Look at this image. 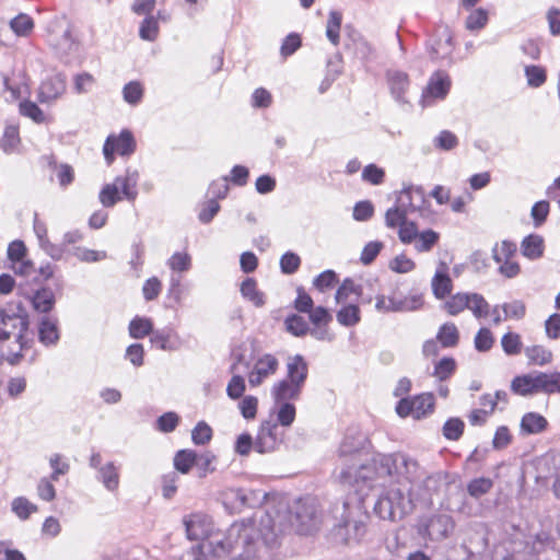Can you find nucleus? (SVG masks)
Here are the masks:
<instances>
[{"label":"nucleus","instance_id":"5fc2aeb1","mask_svg":"<svg viewBox=\"0 0 560 560\" xmlns=\"http://www.w3.org/2000/svg\"><path fill=\"white\" fill-rule=\"evenodd\" d=\"M436 149L442 151H451L458 145V138L450 130H442L433 140Z\"/></svg>","mask_w":560,"mask_h":560},{"label":"nucleus","instance_id":"f03ea898","mask_svg":"<svg viewBox=\"0 0 560 560\" xmlns=\"http://www.w3.org/2000/svg\"><path fill=\"white\" fill-rule=\"evenodd\" d=\"M32 342L27 312L20 304L16 310L0 308V360L18 365Z\"/></svg>","mask_w":560,"mask_h":560},{"label":"nucleus","instance_id":"bf43d9fd","mask_svg":"<svg viewBox=\"0 0 560 560\" xmlns=\"http://www.w3.org/2000/svg\"><path fill=\"white\" fill-rule=\"evenodd\" d=\"M301 265V258L293 252L284 253L280 258V269L284 275L295 273Z\"/></svg>","mask_w":560,"mask_h":560},{"label":"nucleus","instance_id":"0e129e2a","mask_svg":"<svg viewBox=\"0 0 560 560\" xmlns=\"http://www.w3.org/2000/svg\"><path fill=\"white\" fill-rule=\"evenodd\" d=\"M516 253V245L510 241H503L499 248L498 244L492 249V256L495 262L501 264L509 260Z\"/></svg>","mask_w":560,"mask_h":560},{"label":"nucleus","instance_id":"69168bd1","mask_svg":"<svg viewBox=\"0 0 560 560\" xmlns=\"http://www.w3.org/2000/svg\"><path fill=\"white\" fill-rule=\"evenodd\" d=\"M493 341L490 329L482 327L477 331L474 343L477 351L487 352L492 348Z\"/></svg>","mask_w":560,"mask_h":560},{"label":"nucleus","instance_id":"4468645a","mask_svg":"<svg viewBox=\"0 0 560 560\" xmlns=\"http://www.w3.org/2000/svg\"><path fill=\"white\" fill-rule=\"evenodd\" d=\"M303 385L293 383L287 378L276 383L271 389V395L276 402H290L300 398Z\"/></svg>","mask_w":560,"mask_h":560},{"label":"nucleus","instance_id":"2f4dec72","mask_svg":"<svg viewBox=\"0 0 560 560\" xmlns=\"http://www.w3.org/2000/svg\"><path fill=\"white\" fill-rule=\"evenodd\" d=\"M436 340L443 348H453L457 346L459 341V332L456 325L454 323H444L436 334Z\"/></svg>","mask_w":560,"mask_h":560},{"label":"nucleus","instance_id":"473e14b6","mask_svg":"<svg viewBox=\"0 0 560 560\" xmlns=\"http://www.w3.org/2000/svg\"><path fill=\"white\" fill-rule=\"evenodd\" d=\"M427 47L432 59L444 58L452 50V36L447 33L444 42L441 38H430Z\"/></svg>","mask_w":560,"mask_h":560},{"label":"nucleus","instance_id":"dca6fc26","mask_svg":"<svg viewBox=\"0 0 560 560\" xmlns=\"http://www.w3.org/2000/svg\"><path fill=\"white\" fill-rule=\"evenodd\" d=\"M431 287L434 296L439 300L444 299L451 293L453 283L447 273V265L445 262H440L439 268L432 278Z\"/></svg>","mask_w":560,"mask_h":560},{"label":"nucleus","instance_id":"8fccbe9b","mask_svg":"<svg viewBox=\"0 0 560 560\" xmlns=\"http://www.w3.org/2000/svg\"><path fill=\"white\" fill-rule=\"evenodd\" d=\"M439 233L431 229L422 231L418 235V242L416 243L415 247L420 253L430 252L439 242Z\"/></svg>","mask_w":560,"mask_h":560},{"label":"nucleus","instance_id":"a19ab883","mask_svg":"<svg viewBox=\"0 0 560 560\" xmlns=\"http://www.w3.org/2000/svg\"><path fill=\"white\" fill-rule=\"evenodd\" d=\"M281 441V438H270L258 429L254 443V450L259 454L271 453L276 451Z\"/></svg>","mask_w":560,"mask_h":560},{"label":"nucleus","instance_id":"1a4fd4ad","mask_svg":"<svg viewBox=\"0 0 560 560\" xmlns=\"http://www.w3.org/2000/svg\"><path fill=\"white\" fill-rule=\"evenodd\" d=\"M266 498L267 493L261 490L244 488L230 489L225 493L226 503L231 504L238 512L246 508L255 509L260 506Z\"/></svg>","mask_w":560,"mask_h":560},{"label":"nucleus","instance_id":"9d476101","mask_svg":"<svg viewBox=\"0 0 560 560\" xmlns=\"http://www.w3.org/2000/svg\"><path fill=\"white\" fill-rule=\"evenodd\" d=\"M135 150L136 141L133 135L127 129H124L118 137L108 136L103 147V153L108 164L114 161L115 152L121 156H129Z\"/></svg>","mask_w":560,"mask_h":560},{"label":"nucleus","instance_id":"603ef678","mask_svg":"<svg viewBox=\"0 0 560 560\" xmlns=\"http://www.w3.org/2000/svg\"><path fill=\"white\" fill-rule=\"evenodd\" d=\"M158 34H159L158 20L152 15L144 18V20L141 22L140 28H139L140 38H142L144 40L153 42L158 37Z\"/></svg>","mask_w":560,"mask_h":560},{"label":"nucleus","instance_id":"7c9ffc66","mask_svg":"<svg viewBox=\"0 0 560 560\" xmlns=\"http://www.w3.org/2000/svg\"><path fill=\"white\" fill-rule=\"evenodd\" d=\"M524 352L528 359L529 365L544 366L552 361L551 351L546 349L544 346L536 345L526 347Z\"/></svg>","mask_w":560,"mask_h":560},{"label":"nucleus","instance_id":"c756f323","mask_svg":"<svg viewBox=\"0 0 560 560\" xmlns=\"http://www.w3.org/2000/svg\"><path fill=\"white\" fill-rule=\"evenodd\" d=\"M450 78L445 74L436 73L430 79L427 93L435 98H444L450 91Z\"/></svg>","mask_w":560,"mask_h":560},{"label":"nucleus","instance_id":"79ce46f5","mask_svg":"<svg viewBox=\"0 0 560 560\" xmlns=\"http://www.w3.org/2000/svg\"><path fill=\"white\" fill-rule=\"evenodd\" d=\"M12 270L16 276H20L21 278L25 279V283L28 282V280L37 281V269L33 261L30 259H21L18 261L12 262L11 265Z\"/></svg>","mask_w":560,"mask_h":560},{"label":"nucleus","instance_id":"a878e982","mask_svg":"<svg viewBox=\"0 0 560 560\" xmlns=\"http://www.w3.org/2000/svg\"><path fill=\"white\" fill-rule=\"evenodd\" d=\"M96 479L101 481L108 491H115L119 486L118 468L113 462H108L103 467H100Z\"/></svg>","mask_w":560,"mask_h":560},{"label":"nucleus","instance_id":"37998d69","mask_svg":"<svg viewBox=\"0 0 560 560\" xmlns=\"http://www.w3.org/2000/svg\"><path fill=\"white\" fill-rule=\"evenodd\" d=\"M493 487V481L490 478L479 477L474 478L467 485V492L470 497L479 499L487 494Z\"/></svg>","mask_w":560,"mask_h":560},{"label":"nucleus","instance_id":"4c0bfd02","mask_svg":"<svg viewBox=\"0 0 560 560\" xmlns=\"http://www.w3.org/2000/svg\"><path fill=\"white\" fill-rule=\"evenodd\" d=\"M336 317L340 325L345 327H352L361 319L360 308L355 304L345 305L337 312Z\"/></svg>","mask_w":560,"mask_h":560},{"label":"nucleus","instance_id":"3c124183","mask_svg":"<svg viewBox=\"0 0 560 560\" xmlns=\"http://www.w3.org/2000/svg\"><path fill=\"white\" fill-rule=\"evenodd\" d=\"M100 202L106 207L112 208L114 207L121 198L119 196V190L117 188V184H106L101 189L100 195Z\"/></svg>","mask_w":560,"mask_h":560},{"label":"nucleus","instance_id":"c9c22d12","mask_svg":"<svg viewBox=\"0 0 560 560\" xmlns=\"http://www.w3.org/2000/svg\"><path fill=\"white\" fill-rule=\"evenodd\" d=\"M342 22V14L339 11L331 10L329 12L327 25H326V36L328 40L337 46L340 42V27Z\"/></svg>","mask_w":560,"mask_h":560},{"label":"nucleus","instance_id":"7ed1b4c3","mask_svg":"<svg viewBox=\"0 0 560 560\" xmlns=\"http://www.w3.org/2000/svg\"><path fill=\"white\" fill-rule=\"evenodd\" d=\"M331 535L337 542H360L368 532L369 514L354 497L336 501L330 508Z\"/></svg>","mask_w":560,"mask_h":560},{"label":"nucleus","instance_id":"de8ad7c7","mask_svg":"<svg viewBox=\"0 0 560 560\" xmlns=\"http://www.w3.org/2000/svg\"><path fill=\"white\" fill-rule=\"evenodd\" d=\"M469 305L467 308L472 312L476 318H483L489 315L490 305L481 294L470 293Z\"/></svg>","mask_w":560,"mask_h":560},{"label":"nucleus","instance_id":"f3484780","mask_svg":"<svg viewBox=\"0 0 560 560\" xmlns=\"http://www.w3.org/2000/svg\"><path fill=\"white\" fill-rule=\"evenodd\" d=\"M413 195H416L419 198L421 203L424 202L423 188L420 186L419 187L409 186V187L404 188L399 192V195L396 199V203L394 206L396 208H398L399 210H404V212L406 214L415 212L416 210H418L420 208V206L413 203V201H412Z\"/></svg>","mask_w":560,"mask_h":560},{"label":"nucleus","instance_id":"9b49d317","mask_svg":"<svg viewBox=\"0 0 560 560\" xmlns=\"http://www.w3.org/2000/svg\"><path fill=\"white\" fill-rule=\"evenodd\" d=\"M183 522L189 540H203L213 529L211 517L203 513H192L185 516Z\"/></svg>","mask_w":560,"mask_h":560},{"label":"nucleus","instance_id":"72a5a7b5","mask_svg":"<svg viewBox=\"0 0 560 560\" xmlns=\"http://www.w3.org/2000/svg\"><path fill=\"white\" fill-rule=\"evenodd\" d=\"M129 335L135 339H142L151 336L153 331V323L148 317L136 316L129 323Z\"/></svg>","mask_w":560,"mask_h":560},{"label":"nucleus","instance_id":"c85d7f7f","mask_svg":"<svg viewBox=\"0 0 560 560\" xmlns=\"http://www.w3.org/2000/svg\"><path fill=\"white\" fill-rule=\"evenodd\" d=\"M413 418L421 419L434 409V396L431 393H423L412 397Z\"/></svg>","mask_w":560,"mask_h":560},{"label":"nucleus","instance_id":"b1692460","mask_svg":"<svg viewBox=\"0 0 560 560\" xmlns=\"http://www.w3.org/2000/svg\"><path fill=\"white\" fill-rule=\"evenodd\" d=\"M547 419L537 412H527L521 419V431L526 434H538L546 430Z\"/></svg>","mask_w":560,"mask_h":560},{"label":"nucleus","instance_id":"a18cd8bd","mask_svg":"<svg viewBox=\"0 0 560 560\" xmlns=\"http://www.w3.org/2000/svg\"><path fill=\"white\" fill-rule=\"evenodd\" d=\"M350 294L360 296L362 294V287L355 284L351 278H346L337 289L335 300L337 303L346 302Z\"/></svg>","mask_w":560,"mask_h":560},{"label":"nucleus","instance_id":"39448f33","mask_svg":"<svg viewBox=\"0 0 560 560\" xmlns=\"http://www.w3.org/2000/svg\"><path fill=\"white\" fill-rule=\"evenodd\" d=\"M373 467L377 477H389L398 482L406 480L415 483L424 475L416 459L399 452L380 455L374 458Z\"/></svg>","mask_w":560,"mask_h":560},{"label":"nucleus","instance_id":"49530a36","mask_svg":"<svg viewBox=\"0 0 560 560\" xmlns=\"http://www.w3.org/2000/svg\"><path fill=\"white\" fill-rule=\"evenodd\" d=\"M501 346L505 354L517 355L522 351L521 336L516 332L509 331L501 338Z\"/></svg>","mask_w":560,"mask_h":560},{"label":"nucleus","instance_id":"338daca9","mask_svg":"<svg viewBox=\"0 0 560 560\" xmlns=\"http://www.w3.org/2000/svg\"><path fill=\"white\" fill-rule=\"evenodd\" d=\"M336 282H338L337 273L331 270L327 269L319 273L315 279L313 280V285L320 292L326 291L327 289L331 288Z\"/></svg>","mask_w":560,"mask_h":560},{"label":"nucleus","instance_id":"ddd939ff","mask_svg":"<svg viewBox=\"0 0 560 560\" xmlns=\"http://www.w3.org/2000/svg\"><path fill=\"white\" fill-rule=\"evenodd\" d=\"M66 91V80L61 74L46 79L39 86L38 100L47 103L60 97Z\"/></svg>","mask_w":560,"mask_h":560},{"label":"nucleus","instance_id":"09e8293b","mask_svg":"<svg viewBox=\"0 0 560 560\" xmlns=\"http://www.w3.org/2000/svg\"><path fill=\"white\" fill-rule=\"evenodd\" d=\"M465 423L459 418H450L443 425V435L446 440L458 441L464 433Z\"/></svg>","mask_w":560,"mask_h":560},{"label":"nucleus","instance_id":"0eeeda50","mask_svg":"<svg viewBox=\"0 0 560 560\" xmlns=\"http://www.w3.org/2000/svg\"><path fill=\"white\" fill-rule=\"evenodd\" d=\"M291 527L300 535H311L318 527L317 508L313 500H299L289 512Z\"/></svg>","mask_w":560,"mask_h":560},{"label":"nucleus","instance_id":"bb28decb","mask_svg":"<svg viewBox=\"0 0 560 560\" xmlns=\"http://www.w3.org/2000/svg\"><path fill=\"white\" fill-rule=\"evenodd\" d=\"M241 294L256 307H261L266 303L265 293L257 289V282L254 278H246L241 284Z\"/></svg>","mask_w":560,"mask_h":560},{"label":"nucleus","instance_id":"e2e57ef3","mask_svg":"<svg viewBox=\"0 0 560 560\" xmlns=\"http://www.w3.org/2000/svg\"><path fill=\"white\" fill-rule=\"evenodd\" d=\"M12 510L21 520H26L33 512L37 511V506L26 498L19 497L13 500Z\"/></svg>","mask_w":560,"mask_h":560},{"label":"nucleus","instance_id":"052dcab7","mask_svg":"<svg viewBox=\"0 0 560 560\" xmlns=\"http://www.w3.org/2000/svg\"><path fill=\"white\" fill-rule=\"evenodd\" d=\"M296 416L295 406L292 402H281L277 413V423L282 427H290Z\"/></svg>","mask_w":560,"mask_h":560},{"label":"nucleus","instance_id":"a211bd4d","mask_svg":"<svg viewBox=\"0 0 560 560\" xmlns=\"http://www.w3.org/2000/svg\"><path fill=\"white\" fill-rule=\"evenodd\" d=\"M308 374V365L301 354L289 357L287 363V380L304 385Z\"/></svg>","mask_w":560,"mask_h":560},{"label":"nucleus","instance_id":"f704fd0d","mask_svg":"<svg viewBox=\"0 0 560 560\" xmlns=\"http://www.w3.org/2000/svg\"><path fill=\"white\" fill-rule=\"evenodd\" d=\"M198 454L192 450H180L174 456V467L180 474H188L197 463Z\"/></svg>","mask_w":560,"mask_h":560},{"label":"nucleus","instance_id":"680f3d73","mask_svg":"<svg viewBox=\"0 0 560 560\" xmlns=\"http://www.w3.org/2000/svg\"><path fill=\"white\" fill-rule=\"evenodd\" d=\"M443 475L442 472H434L431 475H428L421 483V488L428 493L429 497H432L433 494H438L441 491V488L443 487Z\"/></svg>","mask_w":560,"mask_h":560},{"label":"nucleus","instance_id":"5701e85b","mask_svg":"<svg viewBox=\"0 0 560 560\" xmlns=\"http://www.w3.org/2000/svg\"><path fill=\"white\" fill-rule=\"evenodd\" d=\"M349 38L350 43L347 46L352 48L354 56L363 62L370 61L374 52L371 44L357 32L349 34Z\"/></svg>","mask_w":560,"mask_h":560},{"label":"nucleus","instance_id":"58836bf2","mask_svg":"<svg viewBox=\"0 0 560 560\" xmlns=\"http://www.w3.org/2000/svg\"><path fill=\"white\" fill-rule=\"evenodd\" d=\"M284 326L287 331L295 337H304L310 331L308 323L298 314L289 315L284 320Z\"/></svg>","mask_w":560,"mask_h":560},{"label":"nucleus","instance_id":"e433bc0d","mask_svg":"<svg viewBox=\"0 0 560 560\" xmlns=\"http://www.w3.org/2000/svg\"><path fill=\"white\" fill-rule=\"evenodd\" d=\"M421 303V298L418 295L404 299H396L395 296H390L388 298L387 308L390 312L415 311L420 307Z\"/></svg>","mask_w":560,"mask_h":560},{"label":"nucleus","instance_id":"cd10ccee","mask_svg":"<svg viewBox=\"0 0 560 560\" xmlns=\"http://www.w3.org/2000/svg\"><path fill=\"white\" fill-rule=\"evenodd\" d=\"M511 390L520 396L537 394L535 377L532 374L515 376L511 382Z\"/></svg>","mask_w":560,"mask_h":560},{"label":"nucleus","instance_id":"412c9836","mask_svg":"<svg viewBox=\"0 0 560 560\" xmlns=\"http://www.w3.org/2000/svg\"><path fill=\"white\" fill-rule=\"evenodd\" d=\"M38 339L46 346L56 345L59 340L58 320L44 316L38 325Z\"/></svg>","mask_w":560,"mask_h":560},{"label":"nucleus","instance_id":"ea45409f","mask_svg":"<svg viewBox=\"0 0 560 560\" xmlns=\"http://www.w3.org/2000/svg\"><path fill=\"white\" fill-rule=\"evenodd\" d=\"M10 27L18 36H28L34 28V21L28 14L20 13L10 21Z\"/></svg>","mask_w":560,"mask_h":560},{"label":"nucleus","instance_id":"774afa93","mask_svg":"<svg viewBox=\"0 0 560 560\" xmlns=\"http://www.w3.org/2000/svg\"><path fill=\"white\" fill-rule=\"evenodd\" d=\"M179 417L174 411H167L156 420V427L161 432L171 433L178 425Z\"/></svg>","mask_w":560,"mask_h":560},{"label":"nucleus","instance_id":"c03bdc74","mask_svg":"<svg viewBox=\"0 0 560 560\" xmlns=\"http://www.w3.org/2000/svg\"><path fill=\"white\" fill-rule=\"evenodd\" d=\"M469 294L470 293H456L452 295L445 303L444 308L446 312L455 316L467 308L469 305Z\"/></svg>","mask_w":560,"mask_h":560},{"label":"nucleus","instance_id":"423d86ee","mask_svg":"<svg viewBox=\"0 0 560 560\" xmlns=\"http://www.w3.org/2000/svg\"><path fill=\"white\" fill-rule=\"evenodd\" d=\"M412 510L410 490L404 491L396 487L384 489L373 506L376 516L389 522L401 521Z\"/></svg>","mask_w":560,"mask_h":560},{"label":"nucleus","instance_id":"f8f14e48","mask_svg":"<svg viewBox=\"0 0 560 560\" xmlns=\"http://www.w3.org/2000/svg\"><path fill=\"white\" fill-rule=\"evenodd\" d=\"M25 294L31 300L33 308L39 313H49L56 304L55 293L48 287L40 285L31 289V291L25 292Z\"/></svg>","mask_w":560,"mask_h":560},{"label":"nucleus","instance_id":"6ab92c4d","mask_svg":"<svg viewBox=\"0 0 560 560\" xmlns=\"http://www.w3.org/2000/svg\"><path fill=\"white\" fill-rule=\"evenodd\" d=\"M139 180V172L137 170L127 168L124 176H117L114 184L121 190L122 196L128 201H135L138 196L137 184Z\"/></svg>","mask_w":560,"mask_h":560},{"label":"nucleus","instance_id":"4be33fe9","mask_svg":"<svg viewBox=\"0 0 560 560\" xmlns=\"http://www.w3.org/2000/svg\"><path fill=\"white\" fill-rule=\"evenodd\" d=\"M534 377L537 393H545L548 395L560 393V372H537Z\"/></svg>","mask_w":560,"mask_h":560},{"label":"nucleus","instance_id":"f257e3e1","mask_svg":"<svg viewBox=\"0 0 560 560\" xmlns=\"http://www.w3.org/2000/svg\"><path fill=\"white\" fill-rule=\"evenodd\" d=\"M257 537L255 522L244 518L234 522L223 539L197 544L191 547L189 555L191 560L249 559L255 555Z\"/></svg>","mask_w":560,"mask_h":560},{"label":"nucleus","instance_id":"2eb2a0df","mask_svg":"<svg viewBox=\"0 0 560 560\" xmlns=\"http://www.w3.org/2000/svg\"><path fill=\"white\" fill-rule=\"evenodd\" d=\"M278 369V360L271 354H265L255 364L254 371L249 374L248 381L252 386L259 385L265 377L273 374Z\"/></svg>","mask_w":560,"mask_h":560},{"label":"nucleus","instance_id":"6e6552de","mask_svg":"<svg viewBox=\"0 0 560 560\" xmlns=\"http://www.w3.org/2000/svg\"><path fill=\"white\" fill-rule=\"evenodd\" d=\"M455 528V522L451 515L433 514L420 523L419 534L432 541L446 539Z\"/></svg>","mask_w":560,"mask_h":560},{"label":"nucleus","instance_id":"4d7b16f0","mask_svg":"<svg viewBox=\"0 0 560 560\" xmlns=\"http://www.w3.org/2000/svg\"><path fill=\"white\" fill-rule=\"evenodd\" d=\"M212 439V429L205 421H199L191 431V440L196 445H205Z\"/></svg>","mask_w":560,"mask_h":560},{"label":"nucleus","instance_id":"6e6d98bb","mask_svg":"<svg viewBox=\"0 0 560 560\" xmlns=\"http://www.w3.org/2000/svg\"><path fill=\"white\" fill-rule=\"evenodd\" d=\"M487 23L488 11L482 8H478L467 16L465 25L469 31H478L485 27Z\"/></svg>","mask_w":560,"mask_h":560},{"label":"nucleus","instance_id":"aec40b11","mask_svg":"<svg viewBox=\"0 0 560 560\" xmlns=\"http://www.w3.org/2000/svg\"><path fill=\"white\" fill-rule=\"evenodd\" d=\"M387 81L393 97L399 103H407L405 94L409 88L408 74L402 71H389Z\"/></svg>","mask_w":560,"mask_h":560},{"label":"nucleus","instance_id":"13d9d810","mask_svg":"<svg viewBox=\"0 0 560 560\" xmlns=\"http://www.w3.org/2000/svg\"><path fill=\"white\" fill-rule=\"evenodd\" d=\"M124 100L131 105H137L143 96V89L140 82L130 81L122 89Z\"/></svg>","mask_w":560,"mask_h":560},{"label":"nucleus","instance_id":"393cba45","mask_svg":"<svg viewBox=\"0 0 560 560\" xmlns=\"http://www.w3.org/2000/svg\"><path fill=\"white\" fill-rule=\"evenodd\" d=\"M522 254L532 259H538L544 255V238L537 234H530L522 241Z\"/></svg>","mask_w":560,"mask_h":560},{"label":"nucleus","instance_id":"864d4df0","mask_svg":"<svg viewBox=\"0 0 560 560\" xmlns=\"http://www.w3.org/2000/svg\"><path fill=\"white\" fill-rule=\"evenodd\" d=\"M456 370V362L453 358L445 357L441 359L435 365H434V372L433 375L439 381H445L452 376V374Z\"/></svg>","mask_w":560,"mask_h":560},{"label":"nucleus","instance_id":"20e7f679","mask_svg":"<svg viewBox=\"0 0 560 560\" xmlns=\"http://www.w3.org/2000/svg\"><path fill=\"white\" fill-rule=\"evenodd\" d=\"M363 447V439L361 436L346 435L339 446L340 472L339 479L343 483H358L359 480H371L366 471L371 468L365 465L360 456Z\"/></svg>","mask_w":560,"mask_h":560}]
</instances>
